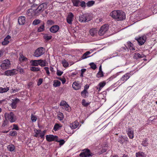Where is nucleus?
Segmentation results:
<instances>
[{
    "label": "nucleus",
    "instance_id": "6e6d98bb",
    "mask_svg": "<svg viewBox=\"0 0 157 157\" xmlns=\"http://www.w3.org/2000/svg\"><path fill=\"white\" fill-rule=\"evenodd\" d=\"M63 71H61L59 70H57L56 74L57 75L60 76H61L62 74H63Z\"/></svg>",
    "mask_w": 157,
    "mask_h": 157
},
{
    "label": "nucleus",
    "instance_id": "6e6552de",
    "mask_svg": "<svg viewBox=\"0 0 157 157\" xmlns=\"http://www.w3.org/2000/svg\"><path fill=\"white\" fill-rule=\"evenodd\" d=\"M5 75L9 76H12L17 74V70L16 69H13L11 70H8L5 72Z\"/></svg>",
    "mask_w": 157,
    "mask_h": 157
},
{
    "label": "nucleus",
    "instance_id": "a18cd8bd",
    "mask_svg": "<svg viewBox=\"0 0 157 157\" xmlns=\"http://www.w3.org/2000/svg\"><path fill=\"white\" fill-rule=\"evenodd\" d=\"M31 119L32 122H35L36 121L37 118L34 115L32 114L31 115Z\"/></svg>",
    "mask_w": 157,
    "mask_h": 157
},
{
    "label": "nucleus",
    "instance_id": "a211bd4d",
    "mask_svg": "<svg viewBox=\"0 0 157 157\" xmlns=\"http://www.w3.org/2000/svg\"><path fill=\"white\" fill-rule=\"evenodd\" d=\"M128 134L130 139H132L134 137V131L131 128H129L128 130Z\"/></svg>",
    "mask_w": 157,
    "mask_h": 157
},
{
    "label": "nucleus",
    "instance_id": "423d86ee",
    "mask_svg": "<svg viewBox=\"0 0 157 157\" xmlns=\"http://www.w3.org/2000/svg\"><path fill=\"white\" fill-rule=\"evenodd\" d=\"M79 156L82 157H89L92 156V153L88 149H86L83 150V152H81Z\"/></svg>",
    "mask_w": 157,
    "mask_h": 157
},
{
    "label": "nucleus",
    "instance_id": "f3484780",
    "mask_svg": "<svg viewBox=\"0 0 157 157\" xmlns=\"http://www.w3.org/2000/svg\"><path fill=\"white\" fill-rule=\"evenodd\" d=\"M19 101V100L18 98H16L14 100H13L12 102L10 105L13 109L16 108V104Z\"/></svg>",
    "mask_w": 157,
    "mask_h": 157
},
{
    "label": "nucleus",
    "instance_id": "13d9d810",
    "mask_svg": "<svg viewBox=\"0 0 157 157\" xmlns=\"http://www.w3.org/2000/svg\"><path fill=\"white\" fill-rule=\"evenodd\" d=\"M59 127V125L57 124H56L54 126V130L55 131H56L58 129Z\"/></svg>",
    "mask_w": 157,
    "mask_h": 157
},
{
    "label": "nucleus",
    "instance_id": "39448f33",
    "mask_svg": "<svg viewBox=\"0 0 157 157\" xmlns=\"http://www.w3.org/2000/svg\"><path fill=\"white\" fill-rule=\"evenodd\" d=\"M47 4L45 3L41 4L36 9L38 14L42 12L47 8Z\"/></svg>",
    "mask_w": 157,
    "mask_h": 157
},
{
    "label": "nucleus",
    "instance_id": "3c124183",
    "mask_svg": "<svg viewBox=\"0 0 157 157\" xmlns=\"http://www.w3.org/2000/svg\"><path fill=\"white\" fill-rule=\"evenodd\" d=\"M103 76L102 71H99L97 74V77L98 78H100Z\"/></svg>",
    "mask_w": 157,
    "mask_h": 157
},
{
    "label": "nucleus",
    "instance_id": "de8ad7c7",
    "mask_svg": "<svg viewBox=\"0 0 157 157\" xmlns=\"http://www.w3.org/2000/svg\"><path fill=\"white\" fill-rule=\"evenodd\" d=\"M44 38L46 40H49L51 39L52 36H48L47 35H45L44 36Z\"/></svg>",
    "mask_w": 157,
    "mask_h": 157
},
{
    "label": "nucleus",
    "instance_id": "5701e85b",
    "mask_svg": "<svg viewBox=\"0 0 157 157\" xmlns=\"http://www.w3.org/2000/svg\"><path fill=\"white\" fill-rule=\"evenodd\" d=\"M98 30L96 28L92 29L90 30V33L91 36H93L97 33Z\"/></svg>",
    "mask_w": 157,
    "mask_h": 157
},
{
    "label": "nucleus",
    "instance_id": "864d4df0",
    "mask_svg": "<svg viewBox=\"0 0 157 157\" xmlns=\"http://www.w3.org/2000/svg\"><path fill=\"white\" fill-rule=\"evenodd\" d=\"M82 105H84V106H87L89 105V103H86V101L85 100L83 99L82 100Z\"/></svg>",
    "mask_w": 157,
    "mask_h": 157
},
{
    "label": "nucleus",
    "instance_id": "f8f14e48",
    "mask_svg": "<svg viewBox=\"0 0 157 157\" xmlns=\"http://www.w3.org/2000/svg\"><path fill=\"white\" fill-rule=\"evenodd\" d=\"M58 137L56 136H53L52 135H47L46 136V140L48 142L52 141H56Z\"/></svg>",
    "mask_w": 157,
    "mask_h": 157
},
{
    "label": "nucleus",
    "instance_id": "1a4fd4ad",
    "mask_svg": "<svg viewBox=\"0 0 157 157\" xmlns=\"http://www.w3.org/2000/svg\"><path fill=\"white\" fill-rule=\"evenodd\" d=\"M89 15L87 14H82L79 17V21L81 22H86L90 20L88 18Z\"/></svg>",
    "mask_w": 157,
    "mask_h": 157
},
{
    "label": "nucleus",
    "instance_id": "aec40b11",
    "mask_svg": "<svg viewBox=\"0 0 157 157\" xmlns=\"http://www.w3.org/2000/svg\"><path fill=\"white\" fill-rule=\"evenodd\" d=\"M11 38L9 35H8L4 39V41L2 42V44L3 45H5L7 44L9 42V40Z\"/></svg>",
    "mask_w": 157,
    "mask_h": 157
},
{
    "label": "nucleus",
    "instance_id": "7c9ffc66",
    "mask_svg": "<svg viewBox=\"0 0 157 157\" xmlns=\"http://www.w3.org/2000/svg\"><path fill=\"white\" fill-rule=\"evenodd\" d=\"M35 134L34 135V136L35 137H39V135L40 134V133L41 132V130L39 129V130H34Z\"/></svg>",
    "mask_w": 157,
    "mask_h": 157
},
{
    "label": "nucleus",
    "instance_id": "e2e57ef3",
    "mask_svg": "<svg viewBox=\"0 0 157 157\" xmlns=\"http://www.w3.org/2000/svg\"><path fill=\"white\" fill-rule=\"evenodd\" d=\"M42 82V78H40L39 80L38 83H37V85L38 86H40Z\"/></svg>",
    "mask_w": 157,
    "mask_h": 157
},
{
    "label": "nucleus",
    "instance_id": "bb28decb",
    "mask_svg": "<svg viewBox=\"0 0 157 157\" xmlns=\"http://www.w3.org/2000/svg\"><path fill=\"white\" fill-rule=\"evenodd\" d=\"M78 123L77 121H75L71 125L70 127L72 129H75L78 126Z\"/></svg>",
    "mask_w": 157,
    "mask_h": 157
},
{
    "label": "nucleus",
    "instance_id": "49530a36",
    "mask_svg": "<svg viewBox=\"0 0 157 157\" xmlns=\"http://www.w3.org/2000/svg\"><path fill=\"white\" fill-rule=\"evenodd\" d=\"M90 66L94 70L95 69L97 68L96 65L93 63H90Z\"/></svg>",
    "mask_w": 157,
    "mask_h": 157
},
{
    "label": "nucleus",
    "instance_id": "c756f323",
    "mask_svg": "<svg viewBox=\"0 0 157 157\" xmlns=\"http://www.w3.org/2000/svg\"><path fill=\"white\" fill-rule=\"evenodd\" d=\"M71 1L73 4L74 6H78L80 2V1L79 0H71Z\"/></svg>",
    "mask_w": 157,
    "mask_h": 157
},
{
    "label": "nucleus",
    "instance_id": "37998d69",
    "mask_svg": "<svg viewBox=\"0 0 157 157\" xmlns=\"http://www.w3.org/2000/svg\"><path fill=\"white\" fill-rule=\"evenodd\" d=\"M8 150L10 151H13L14 150V147L13 145H9L7 147Z\"/></svg>",
    "mask_w": 157,
    "mask_h": 157
},
{
    "label": "nucleus",
    "instance_id": "680f3d73",
    "mask_svg": "<svg viewBox=\"0 0 157 157\" xmlns=\"http://www.w3.org/2000/svg\"><path fill=\"white\" fill-rule=\"evenodd\" d=\"M80 6L81 7L85 8L86 7L85 2L84 1H82L81 2Z\"/></svg>",
    "mask_w": 157,
    "mask_h": 157
},
{
    "label": "nucleus",
    "instance_id": "58836bf2",
    "mask_svg": "<svg viewBox=\"0 0 157 157\" xmlns=\"http://www.w3.org/2000/svg\"><path fill=\"white\" fill-rule=\"evenodd\" d=\"M62 64L64 67H68L69 65L68 62L64 59L62 61Z\"/></svg>",
    "mask_w": 157,
    "mask_h": 157
},
{
    "label": "nucleus",
    "instance_id": "20e7f679",
    "mask_svg": "<svg viewBox=\"0 0 157 157\" xmlns=\"http://www.w3.org/2000/svg\"><path fill=\"white\" fill-rule=\"evenodd\" d=\"M2 69L3 70H5L9 68L10 67V61L8 60H4L0 66Z\"/></svg>",
    "mask_w": 157,
    "mask_h": 157
},
{
    "label": "nucleus",
    "instance_id": "dca6fc26",
    "mask_svg": "<svg viewBox=\"0 0 157 157\" xmlns=\"http://www.w3.org/2000/svg\"><path fill=\"white\" fill-rule=\"evenodd\" d=\"M73 88L75 90H78L81 87V85L78 82H74L72 84Z\"/></svg>",
    "mask_w": 157,
    "mask_h": 157
},
{
    "label": "nucleus",
    "instance_id": "6ab92c4d",
    "mask_svg": "<svg viewBox=\"0 0 157 157\" xmlns=\"http://www.w3.org/2000/svg\"><path fill=\"white\" fill-rule=\"evenodd\" d=\"M25 17L24 16L20 17L18 19V22L20 25H23L25 22Z\"/></svg>",
    "mask_w": 157,
    "mask_h": 157
},
{
    "label": "nucleus",
    "instance_id": "393cba45",
    "mask_svg": "<svg viewBox=\"0 0 157 157\" xmlns=\"http://www.w3.org/2000/svg\"><path fill=\"white\" fill-rule=\"evenodd\" d=\"M129 77V73H127L122 77L121 78V80L123 81H125L128 79Z\"/></svg>",
    "mask_w": 157,
    "mask_h": 157
},
{
    "label": "nucleus",
    "instance_id": "4d7b16f0",
    "mask_svg": "<svg viewBox=\"0 0 157 157\" xmlns=\"http://www.w3.org/2000/svg\"><path fill=\"white\" fill-rule=\"evenodd\" d=\"M45 131H44L43 132H42L41 131L40 133V134L39 135V137H41V138L44 137V136L45 135Z\"/></svg>",
    "mask_w": 157,
    "mask_h": 157
},
{
    "label": "nucleus",
    "instance_id": "2f4dec72",
    "mask_svg": "<svg viewBox=\"0 0 157 157\" xmlns=\"http://www.w3.org/2000/svg\"><path fill=\"white\" fill-rule=\"evenodd\" d=\"M39 65L41 67H44L46 65L45 60H43L41 59H39Z\"/></svg>",
    "mask_w": 157,
    "mask_h": 157
},
{
    "label": "nucleus",
    "instance_id": "8fccbe9b",
    "mask_svg": "<svg viewBox=\"0 0 157 157\" xmlns=\"http://www.w3.org/2000/svg\"><path fill=\"white\" fill-rule=\"evenodd\" d=\"M88 92L87 90H84L81 92V94L82 96L85 97L86 94Z\"/></svg>",
    "mask_w": 157,
    "mask_h": 157
},
{
    "label": "nucleus",
    "instance_id": "338daca9",
    "mask_svg": "<svg viewBox=\"0 0 157 157\" xmlns=\"http://www.w3.org/2000/svg\"><path fill=\"white\" fill-rule=\"evenodd\" d=\"M89 86L88 85H86L84 86V90H87L89 88Z\"/></svg>",
    "mask_w": 157,
    "mask_h": 157
},
{
    "label": "nucleus",
    "instance_id": "79ce46f5",
    "mask_svg": "<svg viewBox=\"0 0 157 157\" xmlns=\"http://www.w3.org/2000/svg\"><path fill=\"white\" fill-rule=\"evenodd\" d=\"M94 2L93 1H91L88 2L87 3V6L89 7L92 6L94 4Z\"/></svg>",
    "mask_w": 157,
    "mask_h": 157
},
{
    "label": "nucleus",
    "instance_id": "b1692460",
    "mask_svg": "<svg viewBox=\"0 0 157 157\" xmlns=\"http://www.w3.org/2000/svg\"><path fill=\"white\" fill-rule=\"evenodd\" d=\"M44 23L43 22L41 24V25L38 28L37 31L39 32H42L44 30Z\"/></svg>",
    "mask_w": 157,
    "mask_h": 157
},
{
    "label": "nucleus",
    "instance_id": "4468645a",
    "mask_svg": "<svg viewBox=\"0 0 157 157\" xmlns=\"http://www.w3.org/2000/svg\"><path fill=\"white\" fill-rule=\"evenodd\" d=\"M59 27L57 25L52 26L50 29V32L52 33H56L59 30Z\"/></svg>",
    "mask_w": 157,
    "mask_h": 157
},
{
    "label": "nucleus",
    "instance_id": "9b49d317",
    "mask_svg": "<svg viewBox=\"0 0 157 157\" xmlns=\"http://www.w3.org/2000/svg\"><path fill=\"white\" fill-rule=\"evenodd\" d=\"M27 14L29 16L32 17L38 15L36 11V10H35L32 9H29L28 10Z\"/></svg>",
    "mask_w": 157,
    "mask_h": 157
},
{
    "label": "nucleus",
    "instance_id": "f704fd0d",
    "mask_svg": "<svg viewBox=\"0 0 157 157\" xmlns=\"http://www.w3.org/2000/svg\"><path fill=\"white\" fill-rule=\"evenodd\" d=\"M61 84L60 81L58 80H55L53 83V86L55 87H57L59 86Z\"/></svg>",
    "mask_w": 157,
    "mask_h": 157
},
{
    "label": "nucleus",
    "instance_id": "412c9836",
    "mask_svg": "<svg viewBox=\"0 0 157 157\" xmlns=\"http://www.w3.org/2000/svg\"><path fill=\"white\" fill-rule=\"evenodd\" d=\"M128 141V138L126 136H121L119 138V141L121 144H123L124 143Z\"/></svg>",
    "mask_w": 157,
    "mask_h": 157
},
{
    "label": "nucleus",
    "instance_id": "69168bd1",
    "mask_svg": "<svg viewBox=\"0 0 157 157\" xmlns=\"http://www.w3.org/2000/svg\"><path fill=\"white\" fill-rule=\"evenodd\" d=\"M13 129H15L16 130H18L19 129L17 125L14 124L13 125Z\"/></svg>",
    "mask_w": 157,
    "mask_h": 157
},
{
    "label": "nucleus",
    "instance_id": "7ed1b4c3",
    "mask_svg": "<svg viewBox=\"0 0 157 157\" xmlns=\"http://www.w3.org/2000/svg\"><path fill=\"white\" fill-rule=\"evenodd\" d=\"M45 52V49L43 47H40L38 48L35 51L34 56L38 57L43 55Z\"/></svg>",
    "mask_w": 157,
    "mask_h": 157
},
{
    "label": "nucleus",
    "instance_id": "9d476101",
    "mask_svg": "<svg viewBox=\"0 0 157 157\" xmlns=\"http://www.w3.org/2000/svg\"><path fill=\"white\" fill-rule=\"evenodd\" d=\"M135 39L138 41L140 45H142L145 42L146 40V37L145 36H143L138 38H135Z\"/></svg>",
    "mask_w": 157,
    "mask_h": 157
},
{
    "label": "nucleus",
    "instance_id": "c9c22d12",
    "mask_svg": "<svg viewBox=\"0 0 157 157\" xmlns=\"http://www.w3.org/2000/svg\"><path fill=\"white\" fill-rule=\"evenodd\" d=\"M58 119L60 120H62L63 119V115L62 113L59 112L58 114Z\"/></svg>",
    "mask_w": 157,
    "mask_h": 157
},
{
    "label": "nucleus",
    "instance_id": "72a5a7b5",
    "mask_svg": "<svg viewBox=\"0 0 157 157\" xmlns=\"http://www.w3.org/2000/svg\"><path fill=\"white\" fill-rule=\"evenodd\" d=\"M105 85V83L104 82H100L98 85L99 88L98 89V91H100L101 89Z\"/></svg>",
    "mask_w": 157,
    "mask_h": 157
},
{
    "label": "nucleus",
    "instance_id": "cd10ccee",
    "mask_svg": "<svg viewBox=\"0 0 157 157\" xmlns=\"http://www.w3.org/2000/svg\"><path fill=\"white\" fill-rule=\"evenodd\" d=\"M136 157H146V155L143 152H139L136 153Z\"/></svg>",
    "mask_w": 157,
    "mask_h": 157
},
{
    "label": "nucleus",
    "instance_id": "774afa93",
    "mask_svg": "<svg viewBox=\"0 0 157 157\" xmlns=\"http://www.w3.org/2000/svg\"><path fill=\"white\" fill-rule=\"evenodd\" d=\"M81 72H82V74H83V73L86 71V69H82L81 70Z\"/></svg>",
    "mask_w": 157,
    "mask_h": 157
},
{
    "label": "nucleus",
    "instance_id": "f03ea898",
    "mask_svg": "<svg viewBox=\"0 0 157 157\" xmlns=\"http://www.w3.org/2000/svg\"><path fill=\"white\" fill-rule=\"evenodd\" d=\"M6 119L10 121L11 122H13L16 120L15 116L12 112L10 113H6L4 114Z\"/></svg>",
    "mask_w": 157,
    "mask_h": 157
},
{
    "label": "nucleus",
    "instance_id": "c85d7f7f",
    "mask_svg": "<svg viewBox=\"0 0 157 157\" xmlns=\"http://www.w3.org/2000/svg\"><path fill=\"white\" fill-rule=\"evenodd\" d=\"M90 52L89 51H87L84 53L81 57L82 59H84L87 57H89L90 56H87L88 55H89Z\"/></svg>",
    "mask_w": 157,
    "mask_h": 157
},
{
    "label": "nucleus",
    "instance_id": "603ef678",
    "mask_svg": "<svg viewBox=\"0 0 157 157\" xmlns=\"http://www.w3.org/2000/svg\"><path fill=\"white\" fill-rule=\"evenodd\" d=\"M17 70V71H19L20 73L21 74H23L24 73V69L22 68H18Z\"/></svg>",
    "mask_w": 157,
    "mask_h": 157
},
{
    "label": "nucleus",
    "instance_id": "052dcab7",
    "mask_svg": "<svg viewBox=\"0 0 157 157\" xmlns=\"http://www.w3.org/2000/svg\"><path fill=\"white\" fill-rule=\"evenodd\" d=\"M44 69L45 70L47 74L48 75H50V72H49V68H48V67H44Z\"/></svg>",
    "mask_w": 157,
    "mask_h": 157
},
{
    "label": "nucleus",
    "instance_id": "4be33fe9",
    "mask_svg": "<svg viewBox=\"0 0 157 157\" xmlns=\"http://www.w3.org/2000/svg\"><path fill=\"white\" fill-rule=\"evenodd\" d=\"M39 59L38 60H32L30 61L32 66H37L39 64Z\"/></svg>",
    "mask_w": 157,
    "mask_h": 157
},
{
    "label": "nucleus",
    "instance_id": "473e14b6",
    "mask_svg": "<svg viewBox=\"0 0 157 157\" xmlns=\"http://www.w3.org/2000/svg\"><path fill=\"white\" fill-rule=\"evenodd\" d=\"M9 90L8 87H6V88H3L2 87L0 88V93H3Z\"/></svg>",
    "mask_w": 157,
    "mask_h": 157
},
{
    "label": "nucleus",
    "instance_id": "e433bc0d",
    "mask_svg": "<svg viewBox=\"0 0 157 157\" xmlns=\"http://www.w3.org/2000/svg\"><path fill=\"white\" fill-rule=\"evenodd\" d=\"M41 21L39 19H35L33 22V25H36L40 23Z\"/></svg>",
    "mask_w": 157,
    "mask_h": 157
},
{
    "label": "nucleus",
    "instance_id": "ddd939ff",
    "mask_svg": "<svg viewBox=\"0 0 157 157\" xmlns=\"http://www.w3.org/2000/svg\"><path fill=\"white\" fill-rule=\"evenodd\" d=\"M74 18V15L72 13H69L67 17V22L70 24H72V21Z\"/></svg>",
    "mask_w": 157,
    "mask_h": 157
},
{
    "label": "nucleus",
    "instance_id": "0e129e2a",
    "mask_svg": "<svg viewBox=\"0 0 157 157\" xmlns=\"http://www.w3.org/2000/svg\"><path fill=\"white\" fill-rule=\"evenodd\" d=\"M142 145H143L144 146L146 147L147 146L148 144L147 142L146 141L144 142H143L142 144Z\"/></svg>",
    "mask_w": 157,
    "mask_h": 157
},
{
    "label": "nucleus",
    "instance_id": "c03bdc74",
    "mask_svg": "<svg viewBox=\"0 0 157 157\" xmlns=\"http://www.w3.org/2000/svg\"><path fill=\"white\" fill-rule=\"evenodd\" d=\"M56 141L57 142H59V145H63L65 143V141L63 140L62 139V140H58V138L57 139V140H56Z\"/></svg>",
    "mask_w": 157,
    "mask_h": 157
},
{
    "label": "nucleus",
    "instance_id": "a19ab883",
    "mask_svg": "<svg viewBox=\"0 0 157 157\" xmlns=\"http://www.w3.org/2000/svg\"><path fill=\"white\" fill-rule=\"evenodd\" d=\"M30 70L33 71H40V69L39 67H30Z\"/></svg>",
    "mask_w": 157,
    "mask_h": 157
},
{
    "label": "nucleus",
    "instance_id": "2eb2a0df",
    "mask_svg": "<svg viewBox=\"0 0 157 157\" xmlns=\"http://www.w3.org/2000/svg\"><path fill=\"white\" fill-rule=\"evenodd\" d=\"M60 106H63V108L65 109L66 110H68V108L69 105L67 103V102L64 101H62L60 104Z\"/></svg>",
    "mask_w": 157,
    "mask_h": 157
},
{
    "label": "nucleus",
    "instance_id": "09e8293b",
    "mask_svg": "<svg viewBox=\"0 0 157 157\" xmlns=\"http://www.w3.org/2000/svg\"><path fill=\"white\" fill-rule=\"evenodd\" d=\"M9 134L11 136H14L17 135V132L15 131H12L10 132Z\"/></svg>",
    "mask_w": 157,
    "mask_h": 157
},
{
    "label": "nucleus",
    "instance_id": "ea45409f",
    "mask_svg": "<svg viewBox=\"0 0 157 157\" xmlns=\"http://www.w3.org/2000/svg\"><path fill=\"white\" fill-rule=\"evenodd\" d=\"M128 45L129 48L130 50H134L135 49L133 47V44L131 42H128Z\"/></svg>",
    "mask_w": 157,
    "mask_h": 157
},
{
    "label": "nucleus",
    "instance_id": "a878e982",
    "mask_svg": "<svg viewBox=\"0 0 157 157\" xmlns=\"http://www.w3.org/2000/svg\"><path fill=\"white\" fill-rule=\"evenodd\" d=\"M144 55L143 54H140L139 53H135L133 56V58L134 59H137L139 58H143Z\"/></svg>",
    "mask_w": 157,
    "mask_h": 157
},
{
    "label": "nucleus",
    "instance_id": "0eeeda50",
    "mask_svg": "<svg viewBox=\"0 0 157 157\" xmlns=\"http://www.w3.org/2000/svg\"><path fill=\"white\" fill-rule=\"evenodd\" d=\"M108 26L107 25H104L100 28L98 31V34L99 35L102 36L108 31Z\"/></svg>",
    "mask_w": 157,
    "mask_h": 157
},
{
    "label": "nucleus",
    "instance_id": "bf43d9fd",
    "mask_svg": "<svg viewBox=\"0 0 157 157\" xmlns=\"http://www.w3.org/2000/svg\"><path fill=\"white\" fill-rule=\"evenodd\" d=\"M47 23L48 25H52L54 24V22L53 21L50 20L47 21Z\"/></svg>",
    "mask_w": 157,
    "mask_h": 157
},
{
    "label": "nucleus",
    "instance_id": "4c0bfd02",
    "mask_svg": "<svg viewBox=\"0 0 157 157\" xmlns=\"http://www.w3.org/2000/svg\"><path fill=\"white\" fill-rule=\"evenodd\" d=\"M19 59L20 61H26L27 60V58L24 57L23 55L22 54L20 55V56L19 58Z\"/></svg>",
    "mask_w": 157,
    "mask_h": 157
},
{
    "label": "nucleus",
    "instance_id": "f257e3e1",
    "mask_svg": "<svg viewBox=\"0 0 157 157\" xmlns=\"http://www.w3.org/2000/svg\"><path fill=\"white\" fill-rule=\"evenodd\" d=\"M110 16L118 21H121L125 18L124 13L121 10H114L110 13Z\"/></svg>",
    "mask_w": 157,
    "mask_h": 157
},
{
    "label": "nucleus",
    "instance_id": "5fc2aeb1",
    "mask_svg": "<svg viewBox=\"0 0 157 157\" xmlns=\"http://www.w3.org/2000/svg\"><path fill=\"white\" fill-rule=\"evenodd\" d=\"M57 78L58 79L62 81L63 84H64L66 82V79L64 78H61L58 77V78Z\"/></svg>",
    "mask_w": 157,
    "mask_h": 157
}]
</instances>
